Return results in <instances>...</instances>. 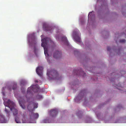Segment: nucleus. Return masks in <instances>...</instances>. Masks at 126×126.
I'll list each match as a JSON object with an SVG mask.
<instances>
[{"label":"nucleus","mask_w":126,"mask_h":126,"mask_svg":"<svg viewBox=\"0 0 126 126\" xmlns=\"http://www.w3.org/2000/svg\"><path fill=\"white\" fill-rule=\"evenodd\" d=\"M42 47H43L44 50V53L46 56H48V54L47 53V49L48 48V43H50L51 44H54V43L51 41V40L49 38L47 37L43 39H42ZM55 47V45H54L53 47Z\"/></svg>","instance_id":"nucleus-1"},{"label":"nucleus","mask_w":126,"mask_h":126,"mask_svg":"<svg viewBox=\"0 0 126 126\" xmlns=\"http://www.w3.org/2000/svg\"><path fill=\"white\" fill-rule=\"evenodd\" d=\"M3 104L5 106L7 107L8 109H10L12 111L13 115L15 116L17 115L18 114V110L16 109H15V104L14 103L10 100L9 99L8 100L7 102H6L4 101Z\"/></svg>","instance_id":"nucleus-2"},{"label":"nucleus","mask_w":126,"mask_h":126,"mask_svg":"<svg viewBox=\"0 0 126 126\" xmlns=\"http://www.w3.org/2000/svg\"><path fill=\"white\" fill-rule=\"evenodd\" d=\"M47 74L49 78L53 79H58V74L56 70L53 69L50 71L47 70Z\"/></svg>","instance_id":"nucleus-3"},{"label":"nucleus","mask_w":126,"mask_h":126,"mask_svg":"<svg viewBox=\"0 0 126 126\" xmlns=\"http://www.w3.org/2000/svg\"><path fill=\"white\" fill-rule=\"evenodd\" d=\"M38 103L34 102H31L27 106L28 109L29 111H33V110L35 108L38 107Z\"/></svg>","instance_id":"nucleus-4"},{"label":"nucleus","mask_w":126,"mask_h":126,"mask_svg":"<svg viewBox=\"0 0 126 126\" xmlns=\"http://www.w3.org/2000/svg\"><path fill=\"white\" fill-rule=\"evenodd\" d=\"M49 113L50 116L53 118H55L58 113V111L56 109H52L50 111Z\"/></svg>","instance_id":"nucleus-5"},{"label":"nucleus","mask_w":126,"mask_h":126,"mask_svg":"<svg viewBox=\"0 0 126 126\" xmlns=\"http://www.w3.org/2000/svg\"><path fill=\"white\" fill-rule=\"evenodd\" d=\"M29 116L30 118L31 119H37L39 115L37 113H34L33 112V111H29Z\"/></svg>","instance_id":"nucleus-6"},{"label":"nucleus","mask_w":126,"mask_h":126,"mask_svg":"<svg viewBox=\"0 0 126 126\" xmlns=\"http://www.w3.org/2000/svg\"><path fill=\"white\" fill-rule=\"evenodd\" d=\"M61 56V52L57 50H56L53 54V56L54 58L57 59L60 58Z\"/></svg>","instance_id":"nucleus-7"},{"label":"nucleus","mask_w":126,"mask_h":126,"mask_svg":"<svg viewBox=\"0 0 126 126\" xmlns=\"http://www.w3.org/2000/svg\"><path fill=\"white\" fill-rule=\"evenodd\" d=\"M43 70V68L42 66L38 67L36 69V72L39 76L41 77L42 75V71Z\"/></svg>","instance_id":"nucleus-8"},{"label":"nucleus","mask_w":126,"mask_h":126,"mask_svg":"<svg viewBox=\"0 0 126 126\" xmlns=\"http://www.w3.org/2000/svg\"><path fill=\"white\" fill-rule=\"evenodd\" d=\"M43 28L45 31L46 32H50L52 30V27L46 24H44L43 25Z\"/></svg>","instance_id":"nucleus-9"},{"label":"nucleus","mask_w":126,"mask_h":126,"mask_svg":"<svg viewBox=\"0 0 126 126\" xmlns=\"http://www.w3.org/2000/svg\"><path fill=\"white\" fill-rule=\"evenodd\" d=\"M19 105L21 107V108L23 109H25V106L24 105V104L25 103V100L22 99H20L19 101Z\"/></svg>","instance_id":"nucleus-10"},{"label":"nucleus","mask_w":126,"mask_h":126,"mask_svg":"<svg viewBox=\"0 0 126 126\" xmlns=\"http://www.w3.org/2000/svg\"><path fill=\"white\" fill-rule=\"evenodd\" d=\"M35 87V86L34 85H33L31 87H30L28 88V90H27V94H30L32 91H34Z\"/></svg>","instance_id":"nucleus-11"},{"label":"nucleus","mask_w":126,"mask_h":126,"mask_svg":"<svg viewBox=\"0 0 126 126\" xmlns=\"http://www.w3.org/2000/svg\"><path fill=\"white\" fill-rule=\"evenodd\" d=\"M6 121L5 118V117L2 115L0 114V123H5Z\"/></svg>","instance_id":"nucleus-12"},{"label":"nucleus","mask_w":126,"mask_h":126,"mask_svg":"<svg viewBox=\"0 0 126 126\" xmlns=\"http://www.w3.org/2000/svg\"><path fill=\"white\" fill-rule=\"evenodd\" d=\"M74 39L76 41L80 43L81 42V39H80V37L78 35H76L74 37Z\"/></svg>","instance_id":"nucleus-13"},{"label":"nucleus","mask_w":126,"mask_h":126,"mask_svg":"<svg viewBox=\"0 0 126 126\" xmlns=\"http://www.w3.org/2000/svg\"><path fill=\"white\" fill-rule=\"evenodd\" d=\"M62 41L64 42V43L67 44H68V40L67 39V38L65 36H62Z\"/></svg>","instance_id":"nucleus-14"},{"label":"nucleus","mask_w":126,"mask_h":126,"mask_svg":"<svg viewBox=\"0 0 126 126\" xmlns=\"http://www.w3.org/2000/svg\"><path fill=\"white\" fill-rule=\"evenodd\" d=\"M82 72L79 71L77 70H74L73 71V73L75 75H79V74Z\"/></svg>","instance_id":"nucleus-15"},{"label":"nucleus","mask_w":126,"mask_h":126,"mask_svg":"<svg viewBox=\"0 0 126 126\" xmlns=\"http://www.w3.org/2000/svg\"><path fill=\"white\" fill-rule=\"evenodd\" d=\"M15 122L16 123H21L19 118L17 116H16L15 117Z\"/></svg>","instance_id":"nucleus-16"},{"label":"nucleus","mask_w":126,"mask_h":126,"mask_svg":"<svg viewBox=\"0 0 126 126\" xmlns=\"http://www.w3.org/2000/svg\"><path fill=\"white\" fill-rule=\"evenodd\" d=\"M16 83H14L13 84V87H12V89L14 90H15L16 88Z\"/></svg>","instance_id":"nucleus-17"},{"label":"nucleus","mask_w":126,"mask_h":126,"mask_svg":"<svg viewBox=\"0 0 126 126\" xmlns=\"http://www.w3.org/2000/svg\"><path fill=\"white\" fill-rule=\"evenodd\" d=\"M42 122H43V123H48L49 122V121H48V119H45L43 121H42Z\"/></svg>","instance_id":"nucleus-18"},{"label":"nucleus","mask_w":126,"mask_h":126,"mask_svg":"<svg viewBox=\"0 0 126 126\" xmlns=\"http://www.w3.org/2000/svg\"><path fill=\"white\" fill-rule=\"evenodd\" d=\"M125 42H126V40L124 39L121 40L119 41V42L122 43H125Z\"/></svg>","instance_id":"nucleus-19"},{"label":"nucleus","mask_w":126,"mask_h":126,"mask_svg":"<svg viewBox=\"0 0 126 126\" xmlns=\"http://www.w3.org/2000/svg\"><path fill=\"white\" fill-rule=\"evenodd\" d=\"M5 111L6 112V113L8 114L9 112V110L8 109H6V108H5Z\"/></svg>","instance_id":"nucleus-20"},{"label":"nucleus","mask_w":126,"mask_h":126,"mask_svg":"<svg viewBox=\"0 0 126 126\" xmlns=\"http://www.w3.org/2000/svg\"><path fill=\"white\" fill-rule=\"evenodd\" d=\"M20 83L23 85H24L25 84V81L23 80H21V81H20Z\"/></svg>","instance_id":"nucleus-21"},{"label":"nucleus","mask_w":126,"mask_h":126,"mask_svg":"<svg viewBox=\"0 0 126 126\" xmlns=\"http://www.w3.org/2000/svg\"><path fill=\"white\" fill-rule=\"evenodd\" d=\"M37 98L39 99H41L42 98V96L40 95H38L37 96Z\"/></svg>","instance_id":"nucleus-22"},{"label":"nucleus","mask_w":126,"mask_h":126,"mask_svg":"<svg viewBox=\"0 0 126 126\" xmlns=\"http://www.w3.org/2000/svg\"><path fill=\"white\" fill-rule=\"evenodd\" d=\"M110 47H107V50L108 51H110Z\"/></svg>","instance_id":"nucleus-23"},{"label":"nucleus","mask_w":126,"mask_h":126,"mask_svg":"<svg viewBox=\"0 0 126 126\" xmlns=\"http://www.w3.org/2000/svg\"><path fill=\"white\" fill-rule=\"evenodd\" d=\"M36 51H37V49L36 48L34 49V52L35 54H36Z\"/></svg>","instance_id":"nucleus-24"},{"label":"nucleus","mask_w":126,"mask_h":126,"mask_svg":"<svg viewBox=\"0 0 126 126\" xmlns=\"http://www.w3.org/2000/svg\"><path fill=\"white\" fill-rule=\"evenodd\" d=\"M91 13H92L91 12L89 13V15H88V17L89 18V16H90V14H91Z\"/></svg>","instance_id":"nucleus-25"},{"label":"nucleus","mask_w":126,"mask_h":126,"mask_svg":"<svg viewBox=\"0 0 126 126\" xmlns=\"http://www.w3.org/2000/svg\"><path fill=\"white\" fill-rule=\"evenodd\" d=\"M79 113H81V111H79V113H77V115H78V114H79Z\"/></svg>","instance_id":"nucleus-26"},{"label":"nucleus","mask_w":126,"mask_h":126,"mask_svg":"<svg viewBox=\"0 0 126 126\" xmlns=\"http://www.w3.org/2000/svg\"><path fill=\"white\" fill-rule=\"evenodd\" d=\"M35 83H38V81L37 80H35Z\"/></svg>","instance_id":"nucleus-27"},{"label":"nucleus","mask_w":126,"mask_h":126,"mask_svg":"<svg viewBox=\"0 0 126 126\" xmlns=\"http://www.w3.org/2000/svg\"><path fill=\"white\" fill-rule=\"evenodd\" d=\"M21 90H22V92H24V90H23L22 89H21Z\"/></svg>","instance_id":"nucleus-28"},{"label":"nucleus","mask_w":126,"mask_h":126,"mask_svg":"<svg viewBox=\"0 0 126 126\" xmlns=\"http://www.w3.org/2000/svg\"><path fill=\"white\" fill-rule=\"evenodd\" d=\"M27 102H28V99L27 98Z\"/></svg>","instance_id":"nucleus-29"},{"label":"nucleus","mask_w":126,"mask_h":126,"mask_svg":"<svg viewBox=\"0 0 126 126\" xmlns=\"http://www.w3.org/2000/svg\"><path fill=\"white\" fill-rule=\"evenodd\" d=\"M3 95H5V94H4V93H3Z\"/></svg>","instance_id":"nucleus-30"},{"label":"nucleus","mask_w":126,"mask_h":126,"mask_svg":"<svg viewBox=\"0 0 126 126\" xmlns=\"http://www.w3.org/2000/svg\"><path fill=\"white\" fill-rule=\"evenodd\" d=\"M9 90H11V89H9Z\"/></svg>","instance_id":"nucleus-31"}]
</instances>
